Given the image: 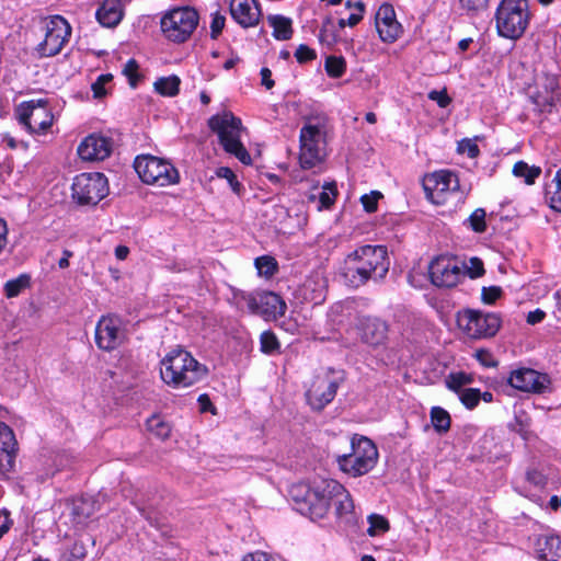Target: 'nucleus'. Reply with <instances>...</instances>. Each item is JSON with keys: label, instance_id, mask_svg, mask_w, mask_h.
Here are the masks:
<instances>
[{"label": "nucleus", "instance_id": "1", "mask_svg": "<svg viewBox=\"0 0 561 561\" xmlns=\"http://www.w3.org/2000/svg\"><path fill=\"white\" fill-rule=\"evenodd\" d=\"M390 267L385 245H362L344 260L341 275L350 287L358 288L369 280H382Z\"/></svg>", "mask_w": 561, "mask_h": 561}, {"label": "nucleus", "instance_id": "2", "mask_svg": "<svg viewBox=\"0 0 561 561\" xmlns=\"http://www.w3.org/2000/svg\"><path fill=\"white\" fill-rule=\"evenodd\" d=\"M160 375L165 383L192 386L205 380L208 368L198 363L188 352L172 350L161 360Z\"/></svg>", "mask_w": 561, "mask_h": 561}, {"label": "nucleus", "instance_id": "3", "mask_svg": "<svg viewBox=\"0 0 561 561\" xmlns=\"http://www.w3.org/2000/svg\"><path fill=\"white\" fill-rule=\"evenodd\" d=\"M331 483H333V479L321 480L312 485L294 484L289 494L296 510L311 519L323 518L331 505Z\"/></svg>", "mask_w": 561, "mask_h": 561}, {"label": "nucleus", "instance_id": "4", "mask_svg": "<svg viewBox=\"0 0 561 561\" xmlns=\"http://www.w3.org/2000/svg\"><path fill=\"white\" fill-rule=\"evenodd\" d=\"M328 133V117L319 114L306 118L300 129L299 162L302 169H311L325 158V136Z\"/></svg>", "mask_w": 561, "mask_h": 561}, {"label": "nucleus", "instance_id": "5", "mask_svg": "<svg viewBox=\"0 0 561 561\" xmlns=\"http://www.w3.org/2000/svg\"><path fill=\"white\" fill-rule=\"evenodd\" d=\"M208 127L218 136L224 150L234 156L241 163H252L251 156L241 142V135L245 131L242 122L231 112L216 114L208 119Z\"/></svg>", "mask_w": 561, "mask_h": 561}, {"label": "nucleus", "instance_id": "6", "mask_svg": "<svg viewBox=\"0 0 561 561\" xmlns=\"http://www.w3.org/2000/svg\"><path fill=\"white\" fill-rule=\"evenodd\" d=\"M496 31L501 37L518 39L529 23L527 0H502L495 12Z\"/></svg>", "mask_w": 561, "mask_h": 561}, {"label": "nucleus", "instance_id": "7", "mask_svg": "<svg viewBox=\"0 0 561 561\" xmlns=\"http://www.w3.org/2000/svg\"><path fill=\"white\" fill-rule=\"evenodd\" d=\"M377 460L376 445L369 438L358 435L351 439V453L337 456L341 470L352 477L366 474L376 466Z\"/></svg>", "mask_w": 561, "mask_h": 561}, {"label": "nucleus", "instance_id": "8", "mask_svg": "<svg viewBox=\"0 0 561 561\" xmlns=\"http://www.w3.org/2000/svg\"><path fill=\"white\" fill-rule=\"evenodd\" d=\"M134 168L140 180L148 185L164 187L180 182L176 168L163 158L141 154L136 157Z\"/></svg>", "mask_w": 561, "mask_h": 561}, {"label": "nucleus", "instance_id": "9", "mask_svg": "<svg viewBox=\"0 0 561 561\" xmlns=\"http://www.w3.org/2000/svg\"><path fill=\"white\" fill-rule=\"evenodd\" d=\"M457 325L466 337L485 340L496 335L501 329L502 319L494 312L466 309L458 312Z\"/></svg>", "mask_w": 561, "mask_h": 561}, {"label": "nucleus", "instance_id": "10", "mask_svg": "<svg viewBox=\"0 0 561 561\" xmlns=\"http://www.w3.org/2000/svg\"><path fill=\"white\" fill-rule=\"evenodd\" d=\"M198 13L192 8H176L168 11L160 21L163 35L174 43L187 41L198 24Z\"/></svg>", "mask_w": 561, "mask_h": 561}, {"label": "nucleus", "instance_id": "11", "mask_svg": "<svg viewBox=\"0 0 561 561\" xmlns=\"http://www.w3.org/2000/svg\"><path fill=\"white\" fill-rule=\"evenodd\" d=\"M44 39L36 46L37 55L41 58L54 57L68 43L71 26L65 18L54 15L44 20Z\"/></svg>", "mask_w": 561, "mask_h": 561}, {"label": "nucleus", "instance_id": "12", "mask_svg": "<svg viewBox=\"0 0 561 561\" xmlns=\"http://www.w3.org/2000/svg\"><path fill=\"white\" fill-rule=\"evenodd\" d=\"M71 188L73 199L80 205H96L108 194L107 179L99 172L77 175Z\"/></svg>", "mask_w": 561, "mask_h": 561}, {"label": "nucleus", "instance_id": "13", "mask_svg": "<svg viewBox=\"0 0 561 561\" xmlns=\"http://www.w3.org/2000/svg\"><path fill=\"white\" fill-rule=\"evenodd\" d=\"M426 198L436 205H444L459 190L458 176L449 170H439L424 175L422 180Z\"/></svg>", "mask_w": 561, "mask_h": 561}, {"label": "nucleus", "instance_id": "14", "mask_svg": "<svg viewBox=\"0 0 561 561\" xmlns=\"http://www.w3.org/2000/svg\"><path fill=\"white\" fill-rule=\"evenodd\" d=\"M20 124L30 131L44 134L53 125L54 116L42 102H23L15 110Z\"/></svg>", "mask_w": 561, "mask_h": 561}, {"label": "nucleus", "instance_id": "15", "mask_svg": "<svg viewBox=\"0 0 561 561\" xmlns=\"http://www.w3.org/2000/svg\"><path fill=\"white\" fill-rule=\"evenodd\" d=\"M431 282L437 287H454L465 276L466 272L456 259L438 256L428 266Z\"/></svg>", "mask_w": 561, "mask_h": 561}, {"label": "nucleus", "instance_id": "16", "mask_svg": "<svg viewBox=\"0 0 561 561\" xmlns=\"http://www.w3.org/2000/svg\"><path fill=\"white\" fill-rule=\"evenodd\" d=\"M242 299L251 313L262 316L266 319L283 317L287 306L282 297L273 291H262L256 295H243Z\"/></svg>", "mask_w": 561, "mask_h": 561}, {"label": "nucleus", "instance_id": "17", "mask_svg": "<svg viewBox=\"0 0 561 561\" xmlns=\"http://www.w3.org/2000/svg\"><path fill=\"white\" fill-rule=\"evenodd\" d=\"M121 320L115 316H103L95 327V343L103 351H113L124 340Z\"/></svg>", "mask_w": 561, "mask_h": 561}, {"label": "nucleus", "instance_id": "18", "mask_svg": "<svg viewBox=\"0 0 561 561\" xmlns=\"http://www.w3.org/2000/svg\"><path fill=\"white\" fill-rule=\"evenodd\" d=\"M5 410L0 407V417ZM19 451V444L13 430L0 421V476L7 477L13 471Z\"/></svg>", "mask_w": 561, "mask_h": 561}, {"label": "nucleus", "instance_id": "19", "mask_svg": "<svg viewBox=\"0 0 561 561\" xmlns=\"http://www.w3.org/2000/svg\"><path fill=\"white\" fill-rule=\"evenodd\" d=\"M375 26L383 43H394L403 34V27L390 3H382L375 14Z\"/></svg>", "mask_w": 561, "mask_h": 561}, {"label": "nucleus", "instance_id": "20", "mask_svg": "<svg viewBox=\"0 0 561 561\" xmlns=\"http://www.w3.org/2000/svg\"><path fill=\"white\" fill-rule=\"evenodd\" d=\"M113 149L112 139L100 134L87 136L78 146V154L84 161H103Z\"/></svg>", "mask_w": 561, "mask_h": 561}, {"label": "nucleus", "instance_id": "21", "mask_svg": "<svg viewBox=\"0 0 561 561\" xmlns=\"http://www.w3.org/2000/svg\"><path fill=\"white\" fill-rule=\"evenodd\" d=\"M230 14L242 27H253L261 19V9L256 0H230Z\"/></svg>", "mask_w": 561, "mask_h": 561}, {"label": "nucleus", "instance_id": "22", "mask_svg": "<svg viewBox=\"0 0 561 561\" xmlns=\"http://www.w3.org/2000/svg\"><path fill=\"white\" fill-rule=\"evenodd\" d=\"M388 332V325L378 318H365L360 322V336L366 344L376 346L381 344Z\"/></svg>", "mask_w": 561, "mask_h": 561}, {"label": "nucleus", "instance_id": "23", "mask_svg": "<svg viewBox=\"0 0 561 561\" xmlns=\"http://www.w3.org/2000/svg\"><path fill=\"white\" fill-rule=\"evenodd\" d=\"M551 382L548 374L526 367L513 370L507 379L508 386H547Z\"/></svg>", "mask_w": 561, "mask_h": 561}, {"label": "nucleus", "instance_id": "24", "mask_svg": "<svg viewBox=\"0 0 561 561\" xmlns=\"http://www.w3.org/2000/svg\"><path fill=\"white\" fill-rule=\"evenodd\" d=\"M536 551L541 560L561 561V537L547 535L538 537Z\"/></svg>", "mask_w": 561, "mask_h": 561}, {"label": "nucleus", "instance_id": "25", "mask_svg": "<svg viewBox=\"0 0 561 561\" xmlns=\"http://www.w3.org/2000/svg\"><path fill=\"white\" fill-rule=\"evenodd\" d=\"M331 503H334L335 514L339 517L348 515L354 510V503L350 493L336 480H333V483H331Z\"/></svg>", "mask_w": 561, "mask_h": 561}, {"label": "nucleus", "instance_id": "26", "mask_svg": "<svg viewBox=\"0 0 561 561\" xmlns=\"http://www.w3.org/2000/svg\"><path fill=\"white\" fill-rule=\"evenodd\" d=\"M336 396V388H307L305 399L312 411H321Z\"/></svg>", "mask_w": 561, "mask_h": 561}, {"label": "nucleus", "instance_id": "27", "mask_svg": "<svg viewBox=\"0 0 561 561\" xmlns=\"http://www.w3.org/2000/svg\"><path fill=\"white\" fill-rule=\"evenodd\" d=\"M96 19L101 25L113 27L122 20L118 0H105L96 11Z\"/></svg>", "mask_w": 561, "mask_h": 561}, {"label": "nucleus", "instance_id": "28", "mask_svg": "<svg viewBox=\"0 0 561 561\" xmlns=\"http://www.w3.org/2000/svg\"><path fill=\"white\" fill-rule=\"evenodd\" d=\"M268 22L273 27V35L276 39L286 41L293 35L291 21L282 15H272Z\"/></svg>", "mask_w": 561, "mask_h": 561}, {"label": "nucleus", "instance_id": "29", "mask_svg": "<svg viewBox=\"0 0 561 561\" xmlns=\"http://www.w3.org/2000/svg\"><path fill=\"white\" fill-rule=\"evenodd\" d=\"M431 422L438 434H445L450 430V414L440 407H433L430 412Z\"/></svg>", "mask_w": 561, "mask_h": 561}, {"label": "nucleus", "instance_id": "30", "mask_svg": "<svg viewBox=\"0 0 561 561\" xmlns=\"http://www.w3.org/2000/svg\"><path fill=\"white\" fill-rule=\"evenodd\" d=\"M180 78L176 76L159 78L153 87L154 91L162 96H175L180 90Z\"/></svg>", "mask_w": 561, "mask_h": 561}, {"label": "nucleus", "instance_id": "31", "mask_svg": "<svg viewBox=\"0 0 561 561\" xmlns=\"http://www.w3.org/2000/svg\"><path fill=\"white\" fill-rule=\"evenodd\" d=\"M513 174L517 178H524L525 183L531 185L541 174V169L535 165L530 167L524 161H518L513 167Z\"/></svg>", "mask_w": 561, "mask_h": 561}, {"label": "nucleus", "instance_id": "32", "mask_svg": "<svg viewBox=\"0 0 561 561\" xmlns=\"http://www.w3.org/2000/svg\"><path fill=\"white\" fill-rule=\"evenodd\" d=\"M31 285V277L27 274H21L16 278L9 279L4 284V295L8 298L19 296L22 290L26 289Z\"/></svg>", "mask_w": 561, "mask_h": 561}, {"label": "nucleus", "instance_id": "33", "mask_svg": "<svg viewBox=\"0 0 561 561\" xmlns=\"http://www.w3.org/2000/svg\"><path fill=\"white\" fill-rule=\"evenodd\" d=\"M305 298L310 299L314 304H319L324 299V284L323 279L319 277L317 280L309 278L304 284Z\"/></svg>", "mask_w": 561, "mask_h": 561}, {"label": "nucleus", "instance_id": "34", "mask_svg": "<svg viewBox=\"0 0 561 561\" xmlns=\"http://www.w3.org/2000/svg\"><path fill=\"white\" fill-rule=\"evenodd\" d=\"M148 431H150L153 435H156L160 439H167L171 434V426L169 423L164 422L160 416L152 415L147 421Z\"/></svg>", "mask_w": 561, "mask_h": 561}, {"label": "nucleus", "instance_id": "35", "mask_svg": "<svg viewBox=\"0 0 561 561\" xmlns=\"http://www.w3.org/2000/svg\"><path fill=\"white\" fill-rule=\"evenodd\" d=\"M486 211L483 208H476L467 218L465 224L476 233L486 231Z\"/></svg>", "mask_w": 561, "mask_h": 561}, {"label": "nucleus", "instance_id": "36", "mask_svg": "<svg viewBox=\"0 0 561 561\" xmlns=\"http://www.w3.org/2000/svg\"><path fill=\"white\" fill-rule=\"evenodd\" d=\"M325 71L331 78H341L346 70V62L342 56H329L324 64Z\"/></svg>", "mask_w": 561, "mask_h": 561}, {"label": "nucleus", "instance_id": "37", "mask_svg": "<svg viewBox=\"0 0 561 561\" xmlns=\"http://www.w3.org/2000/svg\"><path fill=\"white\" fill-rule=\"evenodd\" d=\"M456 391L459 400L468 409H473L480 401L479 388H451Z\"/></svg>", "mask_w": 561, "mask_h": 561}, {"label": "nucleus", "instance_id": "38", "mask_svg": "<svg viewBox=\"0 0 561 561\" xmlns=\"http://www.w3.org/2000/svg\"><path fill=\"white\" fill-rule=\"evenodd\" d=\"M255 267L260 275L272 277L278 270L276 260L270 255H263L255 259Z\"/></svg>", "mask_w": 561, "mask_h": 561}, {"label": "nucleus", "instance_id": "39", "mask_svg": "<svg viewBox=\"0 0 561 561\" xmlns=\"http://www.w3.org/2000/svg\"><path fill=\"white\" fill-rule=\"evenodd\" d=\"M368 523H369V527L367 529V534L370 537H375L379 534H383V533L388 531L390 528L388 519L386 517H383L382 515L370 514L368 516Z\"/></svg>", "mask_w": 561, "mask_h": 561}, {"label": "nucleus", "instance_id": "40", "mask_svg": "<svg viewBox=\"0 0 561 561\" xmlns=\"http://www.w3.org/2000/svg\"><path fill=\"white\" fill-rule=\"evenodd\" d=\"M337 195L336 184L334 182L325 183L323 190L319 193V206L318 209L330 208L335 201Z\"/></svg>", "mask_w": 561, "mask_h": 561}, {"label": "nucleus", "instance_id": "41", "mask_svg": "<svg viewBox=\"0 0 561 561\" xmlns=\"http://www.w3.org/2000/svg\"><path fill=\"white\" fill-rule=\"evenodd\" d=\"M319 41L328 46H332L336 43L337 34L334 30V25L331 19H327L322 23L319 32Z\"/></svg>", "mask_w": 561, "mask_h": 561}, {"label": "nucleus", "instance_id": "42", "mask_svg": "<svg viewBox=\"0 0 561 561\" xmlns=\"http://www.w3.org/2000/svg\"><path fill=\"white\" fill-rule=\"evenodd\" d=\"M345 7L353 10L347 18V26L354 27L363 20L365 3L363 1H356L355 3H352L350 0H347Z\"/></svg>", "mask_w": 561, "mask_h": 561}, {"label": "nucleus", "instance_id": "43", "mask_svg": "<svg viewBox=\"0 0 561 561\" xmlns=\"http://www.w3.org/2000/svg\"><path fill=\"white\" fill-rule=\"evenodd\" d=\"M261 351L271 354L279 348V342L272 331H264L260 336Z\"/></svg>", "mask_w": 561, "mask_h": 561}, {"label": "nucleus", "instance_id": "44", "mask_svg": "<svg viewBox=\"0 0 561 561\" xmlns=\"http://www.w3.org/2000/svg\"><path fill=\"white\" fill-rule=\"evenodd\" d=\"M216 175L226 179L234 193H240L241 184L238 182L236 174L230 168L220 167L216 171Z\"/></svg>", "mask_w": 561, "mask_h": 561}, {"label": "nucleus", "instance_id": "45", "mask_svg": "<svg viewBox=\"0 0 561 561\" xmlns=\"http://www.w3.org/2000/svg\"><path fill=\"white\" fill-rule=\"evenodd\" d=\"M226 23V16L221 14L219 11H216L211 14V23H210V37L213 39L218 38L221 34Z\"/></svg>", "mask_w": 561, "mask_h": 561}, {"label": "nucleus", "instance_id": "46", "mask_svg": "<svg viewBox=\"0 0 561 561\" xmlns=\"http://www.w3.org/2000/svg\"><path fill=\"white\" fill-rule=\"evenodd\" d=\"M474 380L471 375L463 371L451 373L446 379V386H466L472 383Z\"/></svg>", "mask_w": 561, "mask_h": 561}, {"label": "nucleus", "instance_id": "47", "mask_svg": "<svg viewBox=\"0 0 561 561\" xmlns=\"http://www.w3.org/2000/svg\"><path fill=\"white\" fill-rule=\"evenodd\" d=\"M382 197L381 193L378 191H373L369 194H364L360 197V202L363 204L364 209L367 213H374L377 210L378 199Z\"/></svg>", "mask_w": 561, "mask_h": 561}, {"label": "nucleus", "instance_id": "48", "mask_svg": "<svg viewBox=\"0 0 561 561\" xmlns=\"http://www.w3.org/2000/svg\"><path fill=\"white\" fill-rule=\"evenodd\" d=\"M87 557V549L83 542L75 541L69 549L66 561H83Z\"/></svg>", "mask_w": 561, "mask_h": 561}, {"label": "nucleus", "instance_id": "49", "mask_svg": "<svg viewBox=\"0 0 561 561\" xmlns=\"http://www.w3.org/2000/svg\"><path fill=\"white\" fill-rule=\"evenodd\" d=\"M113 76L111 73L101 75L95 82L92 83V91L94 98H102L106 94V90L104 88L105 83L112 80Z\"/></svg>", "mask_w": 561, "mask_h": 561}, {"label": "nucleus", "instance_id": "50", "mask_svg": "<svg viewBox=\"0 0 561 561\" xmlns=\"http://www.w3.org/2000/svg\"><path fill=\"white\" fill-rule=\"evenodd\" d=\"M295 57L299 64H305L316 59L317 54L309 46L301 44L296 49Z\"/></svg>", "mask_w": 561, "mask_h": 561}, {"label": "nucleus", "instance_id": "51", "mask_svg": "<svg viewBox=\"0 0 561 561\" xmlns=\"http://www.w3.org/2000/svg\"><path fill=\"white\" fill-rule=\"evenodd\" d=\"M526 480L536 488H543L547 483L546 476L537 469H530L526 472Z\"/></svg>", "mask_w": 561, "mask_h": 561}, {"label": "nucleus", "instance_id": "52", "mask_svg": "<svg viewBox=\"0 0 561 561\" xmlns=\"http://www.w3.org/2000/svg\"><path fill=\"white\" fill-rule=\"evenodd\" d=\"M466 272L471 278L480 277L484 274L483 263L478 257H471L469 265L466 266Z\"/></svg>", "mask_w": 561, "mask_h": 561}, {"label": "nucleus", "instance_id": "53", "mask_svg": "<svg viewBox=\"0 0 561 561\" xmlns=\"http://www.w3.org/2000/svg\"><path fill=\"white\" fill-rule=\"evenodd\" d=\"M428 99L435 101L439 107H447L451 103V99L447 94L446 89L437 91L433 90L428 93Z\"/></svg>", "mask_w": 561, "mask_h": 561}, {"label": "nucleus", "instance_id": "54", "mask_svg": "<svg viewBox=\"0 0 561 561\" xmlns=\"http://www.w3.org/2000/svg\"><path fill=\"white\" fill-rule=\"evenodd\" d=\"M502 294L501 287L491 286L482 288V301L484 304H493Z\"/></svg>", "mask_w": 561, "mask_h": 561}, {"label": "nucleus", "instance_id": "55", "mask_svg": "<svg viewBox=\"0 0 561 561\" xmlns=\"http://www.w3.org/2000/svg\"><path fill=\"white\" fill-rule=\"evenodd\" d=\"M137 71L138 64L135 59H129L123 69V73L129 79L133 87H135L137 82Z\"/></svg>", "mask_w": 561, "mask_h": 561}, {"label": "nucleus", "instance_id": "56", "mask_svg": "<svg viewBox=\"0 0 561 561\" xmlns=\"http://www.w3.org/2000/svg\"><path fill=\"white\" fill-rule=\"evenodd\" d=\"M459 150L462 153H467L470 158H476L479 156L480 150L476 142L470 139H465L459 144Z\"/></svg>", "mask_w": 561, "mask_h": 561}, {"label": "nucleus", "instance_id": "57", "mask_svg": "<svg viewBox=\"0 0 561 561\" xmlns=\"http://www.w3.org/2000/svg\"><path fill=\"white\" fill-rule=\"evenodd\" d=\"M73 512L78 516L89 518L93 513V504L90 503L89 501L82 500L75 505Z\"/></svg>", "mask_w": 561, "mask_h": 561}, {"label": "nucleus", "instance_id": "58", "mask_svg": "<svg viewBox=\"0 0 561 561\" xmlns=\"http://www.w3.org/2000/svg\"><path fill=\"white\" fill-rule=\"evenodd\" d=\"M513 431L518 433L522 438L526 442L530 440L534 437V433L524 424L522 421L516 420L515 425L512 426Z\"/></svg>", "mask_w": 561, "mask_h": 561}, {"label": "nucleus", "instance_id": "59", "mask_svg": "<svg viewBox=\"0 0 561 561\" xmlns=\"http://www.w3.org/2000/svg\"><path fill=\"white\" fill-rule=\"evenodd\" d=\"M460 2L468 11H479L486 8L489 0H460Z\"/></svg>", "mask_w": 561, "mask_h": 561}, {"label": "nucleus", "instance_id": "60", "mask_svg": "<svg viewBox=\"0 0 561 561\" xmlns=\"http://www.w3.org/2000/svg\"><path fill=\"white\" fill-rule=\"evenodd\" d=\"M242 561H276L271 554L262 551L248 553L243 557Z\"/></svg>", "mask_w": 561, "mask_h": 561}, {"label": "nucleus", "instance_id": "61", "mask_svg": "<svg viewBox=\"0 0 561 561\" xmlns=\"http://www.w3.org/2000/svg\"><path fill=\"white\" fill-rule=\"evenodd\" d=\"M476 357L480 363L488 367L494 366L496 364L492 354L486 350H478L476 353Z\"/></svg>", "mask_w": 561, "mask_h": 561}, {"label": "nucleus", "instance_id": "62", "mask_svg": "<svg viewBox=\"0 0 561 561\" xmlns=\"http://www.w3.org/2000/svg\"><path fill=\"white\" fill-rule=\"evenodd\" d=\"M198 403H199V411L202 413L210 412L213 414H216V408L213 405V403L207 394H201L198 397Z\"/></svg>", "mask_w": 561, "mask_h": 561}, {"label": "nucleus", "instance_id": "63", "mask_svg": "<svg viewBox=\"0 0 561 561\" xmlns=\"http://www.w3.org/2000/svg\"><path fill=\"white\" fill-rule=\"evenodd\" d=\"M546 317V313L545 311H542L541 309H536L534 311H530L528 312L527 314V323L528 324H537L539 322H541Z\"/></svg>", "mask_w": 561, "mask_h": 561}, {"label": "nucleus", "instance_id": "64", "mask_svg": "<svg viewBox=\"0 0 561 561\" xmlns=\"http://www.w3.org/2000/svg\"><path fill=\"white\" fill-rule=\"evenodd\" d=\"M550 206L561 213V188H554L550 196Z\"/></svg>", "mask_w": 561, "mask_h": 561}]
</instances>
